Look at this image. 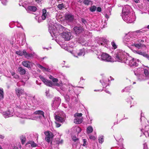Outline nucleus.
Masks as SVG:
<instances>
[{"label": "nucleus", "instance_id": "19", "mask_svg": "<svg viewBox=\"0 0 149 149\" xmlns=\"http://www.w3.org/2000/svg\"><path fill=\"white\" fill-rule=\"evenodd\" d=\"M15 93L17 97H19L20 95L24 94V92L23 89L17 88L15 89Z\"/></svg>", "mask_w": 149, "mask_h": 149}, {"label": "nucleus", "instance_id": "55", "mask_svg": "<svg viewBox=\"0 0 149 149\" xmlns=\"http://www.w3.org/2000/svg\"><path fill=\"white\" fill-rule=\"evenodd\" d=\"M76 130L78 133H79L80 132L81 130V128L79 127H76Z\"/></svg>", "mask_w": 149, "mask_h": 149}, {"label": "nucleus", "instance_id": "26", "mask_svg": "<svg viewBox=\"0 0 149 149\" xmlns=\"http://www.w3.org/2000/svg\"><path fill=\"white\" fill-rule=\"evenodd\" d=\"M31 99L32 102L35 105L38 104H39V99L36 98L35 96L31 97Z\"/></svg>", "mask_w": 149, "mask_h": 149}, {"label": "nucleus", "instance_id": "30", "mask_svg": "<svg viewBox=\"0 0 149 149\" xmlns=\"http://www.w3.org/2000/svg\"><path fill=\"white\" fill-rule=\"evenodd\" d=\"M28 10H30L33 12L35 11L37 9L36 8L33 6H29L28 7Z\"/></svg>", "mask_w": 149, "mask_h": 149}, {"label": "nucleus", "instance_id": "12", "mask_svg": "<svg viewBox=\"0 0 149 149\" xmlns=\"http://www.w3.org/2000/svg\"><path fill=\"white\" fill-rule=\"evenodd\" d=\"M61 36L64 38L65 40L68 41L70 39L71 35L70 32L66 31L63 32Z\"/></svg>", "mask_w": 149, "mask_h": 149}, {"label": "nucleus", "instance_id": "54", "mask_svg": "<svg viewBox=\"0 0 149 149\" xmlns=\"http://www.w3.org/2000/svg\"><path fill=\"white\" fill-rule=\"evenodd\" d=\"M81 21L83 23H84L85 25L87 23V21L86 19L83 18H82L81 19Z\"/></svg>", "mask_w": 149, "mask_h": 149}, {"label": "nucleus", "instance_id": "40", "mask_svg": "<svg viewBox=\"0 0 149 149\" xmlns=\"http://www.w3.org/2000/svg\"><path fill=\"white\" fill-rule=\"evenodd\" d=\"M136 53L140 55H142L144 56V54L146 53L145 52H143L141 50H138L136 51Z\"/></svg>", "mask_w": 149, "mask_h": 149}, {"label": "nucleus", "instance_id": "62", "mask_svg": "<svg viewBox=\"0 0 149 149\" xmlns=\"http://www.w3.org/2000/svg\"><path fill=\"white\" fill-rule=\"evenodd\" d=\"M109 12V15H110V13H111V8H109L108 9Z\"/></svg>", "mask_w": 149, "mask_h": 149}, {"label": "nucleus", "instance_id": "34", "mask_svg": "<svg viewBox=\"0 0 149 149\" xmlns=\"http://www.w3.org/2000/svg\"><path fill=\"white\" fill-rule=\"evenodd\" d=\"M4 97V92L2 88H0V100L3 99Z\"/></svg>", "mask_w": 149, "mask_h": 149}, {"label": "nucleus", "instance_id": "48", "mask_svg": "<svg viewBox=\"0 0 149 149\" xmlns=\"http://www.w3.org/2000/svg\"><path fill=\"white\" fill-rule=\"evenodd\" d=\"M37 66L38 68H40L42 69H43V70H45V68L44 67L42 66L41 65H40L39 64H37Z\"/></svg>", "mask_w": 149, "mask_h": 149}, {"label": "nucleus", "instance_id": "44", "mask_svg": "<svg viewBox=\"0 0 149 149\" xmlns=\"http://www.w3.org/2000/svg\"><path fill=\"white\" fill-rule=\"evenodd\" d=\"M121 138V136H119V138H115V139H116V140L117 141L121 142L122 141H123V139H122Z\"/></svg>", "mask_w": 149, "mask_h": 149}, {"label": "nucleus", "instance_id": "5", "mask_svg": "<svg viewBox=\"0 0 149 149\" xmlns=\"http://www.w3.org/2000/svg\"><path fill=\"white\" fill-rule=\"evenodd\" d=\"M138 60H136L134 58L129 56L127 58L124 62L125 63L128 65L130 67H135L138 66Z\"/></svg>", "mask_w": 149, "mask_h": 149}, {"label": "nucleus", "instance_id": "27", "mask_svg": "<svg viewBox=\"0 0 149 149\" xmlns=\"http://www.w3.org/2000/svg\"><path fill=\"white\" fill-rule=\"evenodd\" d=\"M29 144H30L32 147H36L38 146V144L35 143L33 141H28L26 144V146H27Z\"/></svg>", "mask_w": 149, "mask_h": 149}, {"label": "nucleus", "instance_id": "36", "mask_svg": "<svg viewBox=\"0 0 149 149\" xmlns=\"http://www.w3.org/2000/svg\"><path fill=\"white\" fill-rule=\"evenodd\" d=\"M93 129L91 126H88L87 129V132L88 134H90L92 132Z\"/></svg>", "mask_w": 149, "mask_h": 149}, {"label": "nucleus", "instance_id": "42", "mask_svg": "<svg viewBox=\"0 0 149 149\" xmlns=\"http://www.w3.org/2000/svg\"><path fill=\"white\" fill-rule=\"evenodd\" d=\"M96 9V7L95 6H93L90 8V10L91 12H94Z\"/></svg>", "mask_w": 149, "mask_h": 149}, {"label": "nucleus", "instance_id": "39", "mask_svg": "<svg viewBox=\"0 0 149 149\" xmlns=\"http://www.w3.org/2000/svg\"><path fill=\"white\" fill-rule=\"evenodd\" d=\"M11 74L12 75L13 77L15 79H18L19 78V76L14 72H11Z\"/></svg>", "mask_w": 149, "mask_h": 149}, {"label": "nucleus", "instance_id": "38", "mask_svg": "<svg viewBox=\"0 0 149 149\" xmlns=\"http://www.w3.org/2000/svg\"><path fill=\"white\" fill-rule=\"evenodd\" d=\"M104 136L102 135L99 136V137L98 140L100 143H102L104 141Z\"/></svg>", "mask_w": 149, "mask_h": 149}, {"label": "nucleus", "instance_id": "28", "mask_svg": "<svg viewBox=\"0 0 149 149\" xmlns=\"http://www.w3.org/2000/svg\"><path fill=\"white\" fill-rule=\"evenodd\" d=\"M48 13H47V11L45 9H44L42 10V18L43 20H45L46 18L48 16Z\"/></svg>", "mask_w": 149, "mask_h": 149}, {"label": "nucleus", "instance_id": "8", "mask_svg": "<svg viewBox=\"0 0 149 149\" xmlns=\"http://www.w3.org/2000/svg\"><path fill=\"white\" fill-rule=\"evenodd\" d=\"M101 58L102 60L108 62H111L113 61V60L111 56L108 54L103 53L101 55Z\"/></svg>", "mask_w": 149, "mask_h": 149}, {"label": "nucleus", "instance_id": "45", "mask_svg": "<svg viewBox=\"0 0 149 149\" xmlns=\"http://www.w3.org/2000/svg\"><path fill=\"white\" fill-rule=\"evenodd\" d=\"M72 140L75 142H76L78 140V139H77L76 136L74 135H73L72 136Z\"/></svg>", "mask_w": 149, "mask_h": 149}, {"label": "nucleus", "instance_id": "41", "mask_svg": "<svg viewBox=\"0 0 149 149\" xmlns=\"http://www.w3.org/2000/svg\"><path fill=\"white\" fill-rule=\"evenodd\" d=\"M111 44L112 46V47L114 49H116L117 48V46L114 41H113L112 42H111Z\"/></svg>", "mask_w": 149, "mask_h": 149}, {"label": "nucleus", "instance_id": "63", "mask_svg": "<svg viewBox=\"0 0 149 149\" xmlns=\"http://www.w3.org/2000/svg\"><path fill=\"white\" fill-rule=\"evenodd\" d=\"M134 2L136 3H138L139 2V0H134Z\"/></svg>", "mask_w": 149, "mask_h": 149}, {"label": "nucleus", "instance_id": "57", "mask_svg": "<svg viewBox=\"0 0 149 149\" xmlns=\"http://www.w3.org/2000/svg\"><path fill=\"white\" fill-rule=\"evenodd\" d=\"M148 149V147L147 145L146 144V143L144 144V149Z\"/></svg>", "mask_w": 149, "mask_h": 149}, {"label": "nucleus", "instance_id": "15", "mask_svg": "<svg viewBox=\"0 0 149 149\" xmlns=\"http://www.w3.org/2000/svg\"><path fill=\"white\" fill-rule=\"evenodd\" d=\"M39 77L41 80L46 85L49 86H51L52 85V82L51 81L47 80L42 76H40Z\"/></svg>", "mask_w": 149, "mask_h": 149}, {"label": "nucleus", "instance_id": "24", "mask_svg": "<svg viewBox=\"0 0 149 149\" xmlns=\"http://www.w3.org/2000/svg\"><path fill=\"white\" fill-rule=\"evenodd\" d=\"M129 34L130 36L131 39L136 38L139 37L136 31L129 33Z\"/></svg>", "mask_w": 149, "mask_h": 149}, {"label": "nucleus", "instance_id": "11", "mask_svg": "<svg viewBox=\"0 0 149 149\" xmlns=\"http://www.w3.org/2000/svg\"><path fill=\"white\" fill-rule=\"evenodd\" d=\"M44 134L46 136L45 139L48 143H49L52 138H53L54 135L52 133L49 131L45 132Z\"/></svg>", "mask_w": 149, "mask_h": 149}, {"label": "nucleus", "instance_id": "18", "mask_svg": "<svg viewBox=\"0 0 149 149\" xmlns=\"http://www.w3.org/2000/svg\"><path fill=\"white\" fill-rule=\"evenodd\" d=\"M65 19L68 22H72L74 19V16L71 14H66L65 15Z\"/></svg>", "mask_w": 149, "mask_h": 149}, {"label": "nucleus", "instance_id": "13", "mask_svg": "<svg viewBox=\"0 0 149 149\" xmlns=\"http://www.w3.org/2000/svg\"><path fill=\"white\" fill-rule=\"evenodd\" d=\"M22 64L24 67H26L29 69H31L33 64V63L28 61H24L22 62Z\"/></svg>", "mask_w": 149, "mask_h": 149}, {"label": "nucleus", "instance_id": "10", "mask_svg": "<svg viewBox=\"0 0 149 149\" xmlns=\"http://www.w3.org/2000/svg\"><path fill=\"white\" fill-rule=\"evenodd\" d=\"M34 114L37 115V117H38L41 121L45 119L44 113L43 111L41 110L37 111L34 112Z\"/></svg>", "mask_w": 149, "mask_h": 149}, {"label": "nucleus", "instance_id": "6", "mask_svg": "<svg viewBox=\"0 0 149 149\" xmlns=\"http://www.w3.org/2000/svg\"><path fill=\"white\" fill-rule=\"evenodd\" d=\"M140 41V42H144V41L143 40H131L129 43L130 44L131 46H135L138 49H141L142 47H145L146 46L144 44L140 43H138V42Z\"/></svg>", "mask_w": 149, "mask_h": 149}, {"label": "nucleus", "instance_id": "29", "mask_svg": "<svg viewBox=\"0 0 149 149\" xmlns=\"http://www.w3.org/2000/svg\"><path fill=\"white\" fill-rule=\"evenodd\" d=\"M131 38L128 33L125 36L124 38V41L127 42L129 43L131 40Z\"/></svg>", "mask_w": 149, "mask_h": 149}, {"label": "nucleus", "instance_id": "64", "mask_svg": "<svg viewBox=\"0 0 149 149\" xmlns=\"http://www.w3.org/2000/svg\"><path fill=\"white\" fill-rule=\"evenodd\" d=\"M49 78L50 79L52 80L54 78L52 76L50 75L49 76Z\"/></svg>", "mask_w": 149, "mask_h": 149}, {"label": "nucleus", "instance_id": "61", "mask_svg": "<svg viewBox=\"0 0 149 149\" xmlns=\"http://www.w3.org/2000/svg\"><path fill=\"white\" fill-rule=\"evenodd\" d=\"M101 9L100 7H98L97 8V10L98 12H100L101 11Z\"/></svg>", "mask_w": 149, "mask_h": 149}, {"label": "nucleus", "instance_id": "2", "mask_svg": "<svg viewBox=\"0 0 149 149\" xmlns=\"http://www.w3.org/2000/svg\"><path fill=\"white\" fill-rule=\"evenodd\" d=\"M134 72L138 79L140 81L146 79L149 74L147 70L142 68H139L136 70L134 71Z\"/></svg>", "mask_w": 149, "mask_h": 149}, {"label": "nucleus", "instance_id": "17", "mask_svg": "<svg viewBox=\"0 0 149 149\" xmlns=\"http://www.w3.org/2000/svg\"><path fill=\"white\" fill-rule=\"evenodd\" d=\"M74 31L76 34H79L84 31V29L81 26H75L74 28Z\"/></svg>", "mask_w": 149, "mask_h": 149}, {"label": "nucleus", "instance_id": "25", "mask_svg": "<svg viewBox=\"0 0 149 149\" xmlns=\"http://www.w3.org/2000/svg\"><path fill=\"white\" fill-rule=\"evenodd\" d=\"M147 31V30L146 29V28H143V29H141L139 30L136 31L139 36L142 33L146 32Z\"/></svg>", "mask_w": 149, "mask_h": 149}, {"label": "nucleus", "instance_id": "51", "mask_svg": "<svg viewBox=\"0 0 149 149\" xmlns=\"http://www.w3.org/2000/svg\"><path fill=\"white\" fill-rule=\"evenodd\" d=\"M82 115V114L81 113H76L74 115V116L81 117Z\"/></svg>", "mask_w": 149, "mask_h": 149}, {"label": "nucleus", "instance_id": "21", "mask_svg": "<svg viewBox=\"0 0 149 149\" xmlns=\"http://www.w3.org/2000/svg\"><path fill=\"white\" fill-rule=\"evenodd\" d=\"M69 89L68 91L70 93H76V92L75 91V90L77 89V88H74L72 85H68Z\"/></svg>", "mask_w": 149, "mask_h": 149}, {"label": "nucleus", "instance_id": "53", "mask_svg": "<svg viewBox=\"0 0 149 149\" xmlns=\"http://www.w3.org/2000/svg\"><path fill=\"white\" fill-rule=\"evenodd\" d=\"M130 88L129 87H127L125 88L122 91V92H123L124 91L127 92L128 91V89L130 90L129 89Z\"/></svg>", "mask_w": 149, "mask_h": 149}, {"label": "nucleus", "instance_id": "9", "mask_svg": "<svg viewBox=\"0 0 149 149\" xmlns=\"http://www.w3.org/2000/svg\"><path fill=\"white\" fill-rule=\"evenodd\" d=\"M61 103V99L59 97H55L54 98L53 103L52 104L54 109L56 108Z\"/></svg>", "mask_w": 149, "mask_h": 149}, {"label": "nucleus", "instance_id": "4", "mask_svg": "<svg viewBox=\"0 0 149 149\" xmlns=\"http://www.w3.org/2000/svg\"><path fill=\"white\" fill-rule=\"evenodd\" d=\"M126 53L122 50H117L115 54V57L116 60L119 62H124L125 60Z\"/></svg>", "mask_w": 149, "mask_h": 149}, {"label": "nucleus", "instance_id": "50", "mask_svg": "<svg viewBox=\"0 0 149 149\" xmlns=\"http://www.w3.org/2000/svg\"><path fill=\"white\" fill-rule=\"evenodd\" d=\"M119 146L117 148V149H122L124 148L123 145L122 143H121V144L120 143V144H119Z\"/></svg>", "mask_w": 149, "mask_h": 149}, {"label": "nucleus", "instance_id": "23", "mask_svg": "<svg viewBox=\"0 0 149 149\" xmlns=\"http://www.w3.org/2000/svg\"><path fill=\"white\" fill-rule=\"evenodd\" d=\"M18 71L21 75H24L25 74L26 72L25 69L22 67H19Z\"/></svg>", "mask_w": 149, "mask_h": 149}, {"label": "nucleus", "instance_id": "43", "mask_svg": "<svg viewBox=\"0 0 149 149\" xmlns=\"http://www.w3.org/2000/svg\"><path fill=\"white\" fill-rule=\"evenodd\" d=\"M91 2V1L89 0H84V4L87 5H88Z\"/></svg>", "mask_w": 149, "mask_h": 149}, {"label": "nucleus", "instance_id": "3", "mask_svg": "<svg viewBox=\"0 0 149 149\" xmlns=\"http://www.w3.org/2000/svg\"><path fill=\"white\" fill-rule=\"evenodd\" d=\"M58 30H57L56 29V27L55 26H49V31L52 37H53L54 36L56 37H57L58 36L61 35L63 32H64L63 30L65 27L60 25L58 26Z\"/></svg>", "mask_w": 149, "mask_h": 149}, {"label": "nucleus", "instance_id": "7", "mask_svg": "<svg viewBox=\"0 0 149 149\" xmlns=\"http://www.w3.org/2000/svg\"><path fill=\"white\" fill-rule=\"evenodd\" d=\"M142 128L141 131L143 132L146 137L149 136V125H146L144 123H142Z\"/></svg>", "mask_w": 149, "mask_h": 149}, {"label": "nucleus", "instance_id": "32", "mask_svg": "<svg viewBox=\"0 0 149 149\" xmlns=\"http://www.w3.org/2000/svg\"><path fill=\"white\" fill-rule=\"evenodd\" d=\"M25 52V50H24L23 51L20 50L17 51L16 53L19 56H22L23 55L24 56Z\"/></svg>", "mask_w": 149, "mask_h": 149}, {"label": "nucleus", "instance_id": "46", "mask_svg": "<svg viewBox=\"0 0 149 149\" xmlns=\"http://www.w3.org/2000/svg\"><path fill=\"white\" fill-rule=\"evenodd\" d=\"M64 7V5L63 3L59 4L58 6V8L60 9H61Z\"/></svg>", "mask_w": 149, "mask_h": 149}, {"label": "nucleus", "instance_id": "14", "mask_svg": "<svg viewBox=\"0 0 149 149\" xmlns=\"http://www.w3.org/2000/svg\"><path fill=\"white\" fill-rule=\"evenodd\" d=\"M64 114H62V116L60 115H56L55 118L56 121L58 122L59 123H62L64 122L65 119L64 118Z\"/></svg>", "mask_w": 149, "mask_h": 149}, {"label": "nucleus", "instance_id": "37", "mask_svg": "<svg viewBox=\"0 0 149 149\" xmlns=\"http://www.w3.org/2000/svg\"><path fill=\"white\" fill-rule=\"evenodd\" d=\"M109 81V79H107L105 81H103V83L102 82V81L100 80V81L101 83H102V85L104 87H106L108 84V81Z\"/></svg>", "mask_w": 149, "mask_h": 149}, {"label": "nucleus", "instance_id": "58", "mask_svg": "<svg viewBox=\"0 0 149 149\" xmlns=\"http://www.w3.org/2000/svg\"><path fill=\"white\" fill-rule=\"evenodd\" d=\"M53 82H56L58 81V79L56 78H54L52 80Z\"/></svg>", "mask_w": 149, "mask_h": 149}, {"label": "nucleus", "instance_id": "56", "mask_svg": "<svg viewBox=\"0 0 149 149\" xmlns=\"http://www.w3.org/2000/svg\"><path fill=\"white\" fill-rule=\"evenodd\" d=\"M143 56L147 58L149 60V55L148 54H146V52L144 54V55Z\"/></svg>", "mask_w": 149, "mask_h": 149}, {"label": "nucleus", "instance_id": "35", "mask_svg": "<svg viewBox=\"0 0 149 149\" xmlns=\"http://www.w3.org/2000/svg\"><path fill=\"white\" fill-rule=\"evenodd\" d=\"M20 138L21 141L22 143V144H24L26 140L25 137L23 135H22L20 136Z\"/></svg>", "mask_w": 149, "mask_h": 149}, {"label": "nucleus", "instance_id": "22", "mask_svg": "<svg viewBox=\"0 0 149 149\" xmlns=\"http://www.w3.org/2000/svg\"><path fill=\"white\" fill-rule=\"evenodd\" d=\"M75 118L74 120V122L76 124H80L82 122V117H75Z\"/></svg>", "mask_w": 149, "mask_h": 149}, {"label": "nucleus", "instance_id": "20", "mask_svg": "<svg viewBox=\"0 0 149 149\" xmlns=\"http://www.w3.org/2000/svg\"><path fill=\"white\" fill-rule=\"evenodd\" d=\"M61 89L66 93H68V91H67V88H68V86L67 85L63 84L59 85Z\"/></svg>", "mask_w": 149, "mask_h": 149}, {"label": "nucleus", "instance_id": "16", "mask_svg": "<svg viewBox=\"0 0 149 149\" xmlns=\"http://www.w3.org/2000/svg\"><path fill=\"white\" fill-rule=\"evenodd\" d=\"M13 111H12V110L11 111L9 110H8L6 112H3V115L5 118L13 116Z\"/></svg>", "mask_w": 149, "mask_h": 149}, {"label": "nucleus", "instance_id": "52", "mask_svg": "<svg viewBox=\"0 0 149 149\" xmlns=\"http://www.w3.org/2000/svg\"><path fill=\"white\" fill-rule=\"evenodd\" d=\"M58 122L55 121L56 126L57 127H58L61 126V125Z\"/></svg>", "mask_w": 149, "mask_h": 149}, {"label": "nucleus", "instance_id": "59", "mask_svg": "<svg viewBox=\"0 0 149 149\" xmlns=\"http://www.w3.org/2000/svg\"><path fill=\"white\" fill-rule=\"evenodd\" d=\"M89 138L90 139H92L93 140H95L96 139V138L93 136H89Z\"/></svg>", "mask_w": 149, "mask_h": 149}, {"label": "nucleus", "instance_id": "60", "mask_svg": "<svg viewBox=\"0 0 149 149\" xmlns=\"http://www.w3.org/2000/svg\"><path fill=\"white\" fill-rule=\"evenodd\" d=\"M98 43L99 45L100 44L102 45H104V42L103 41L100 42V41H99L98 42Z\"/></svg>", "mask_w": 149, "mask_h": 149}, {"label": "nucleus", "instance_id": "1", "mask_svg": "<svg viewBox=\"0 0 149 149\" xmlns=\"http://www.w3.org/2000/svg\"><path fill=\"white\" fill-rule=\"evenodd\" d=\"M131 7L128 5L125 6L123 8L122 10V18L123 20L127 23H132L134 21V19L133 16H130V18L128 19V14H131L130 13Z\"/></svg>", "mask_w": 149, "mask_h": 149}, {"label": "nucleus", "instance_id": "47", "mask_svg": "<svg viewBox=\"0 0 149 149\" xmlns=\"http://www.w3.org/2000/svg\"><path fill=\"white\" fill-rule=\"evenodd\" d=\"M18 116L21 118H26V116L22 114H19L18 115Z\"/></svg>", "mask_w": 149, "mask_h": 149}, {"label": "nucleus", "instance_id": "33", "mask_svg": "<svg viewBox=\"0 0 149 149\" xmlns=\"http://www.w3.org/2000/svg\"><path fill=\"white\" fill-rule=\"evenodd\" d=\"M84 51L83 49H81L80 50L79 52H78L76 55V54L74 55V56L76 57H77L78 56H80L82 55H84Z\"/></svg>", "mask_w": 149, "mask_h": 149}, {"label": "nucleus", "instance_id": "49", "mask_svg": "<svg viewBox=\"0 0 149 149\" xmlns=\"http://www.w3.org/2000/svg\"><path fill=\"white\" fill-rule=\"evenodd\" d=\"M83 144H82L83 146H85L87 145V143L86 139H83Z\"/></svg>", "mask_w": 149, "mask_h": 149}, {"label": "nucleus", "instance_id": "31", "mask_svg": "<svg viewBox=\"0 0 149 149\" xmlns=\"http://www.w3.org/2000/svg\"><path fill=\"white\" fill-rule=\"evenodd\" d=\"M24 56L26 58H27V59H29L30 58L33 57V55L32 54H29L27 53L25 51Z\"/></svg>", "mask_w": 149, "mask_h": 149}]
</instances>
